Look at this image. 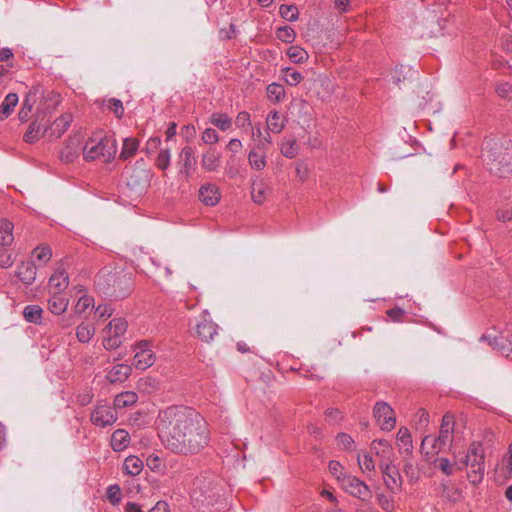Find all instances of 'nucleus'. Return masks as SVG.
<instances>
[{
  "mask_svg": "<svg viewBox=\"0 0 512 512\" xmlns=\"http://www.w3.org/2000/svg\"><path fill=\"white\" fill-rule=\"evenodd\" d=\"M480 341H488L494 349H497L506 357L512 358V339L503 335L495 336L492 339L489 336L482 335Z\"/></svg>",
  "mask_w": 512,
  "mask_h": 512,
  "instance_id": "dca6fc26",
  "label": "nucleus"
},
{
  "mask_svg": "<svg viewBox=\"0 0 512 512\" xmlns=\"http://www.w3.org/2000/svg\"><path fill=\"white\" fill-rule=\"evenodd\" d=\"M337 443L345 450H352L354 448V440L346 433H339L336 437Z\"/></svg>",
  "mask_w": 512,
  "mask_h": 512,
  "instance_id": "13d9d810",
  "label": "nucleus"
},
{
  "mask_svg": "<svg viewBox=\"0 0 512 512\" xmlns=\"http://www.w3.org/2000/svg\"><path fill=\"white\" fill-rule=\"evenodd\" d=\"M138 400V395L133 391L119 393L114 399V408L122 409L134 405Z\"/></svg>",
  "mask_w": 512,
  "mask_h": 512,
  "instance_id": "c85d7f7f",
  "label": "nucleus"
},
{
  "mask_svg": "<svg viewBox=\"0 0 512 512\" xmlns=\"http://www.w3.org/2000/svg\"><path fill=\"white\" fill-rule=\"evenodd\" d=\"M72 120L73 117L70 113H64L51 124L47 131L50 133V136L59 138L69 128Z\"/></svg>",
  "mask_w": 512,
  "mask_h": 512,
  "instance_id": "a211bd4d",
  "label": "nucleus"
},
{
  "mask_svg": "<svg viewBox=\"0 0 512 512\" xmlns=\"http://www.w3.org/2000/svg\"><path fill=\"white\" fill-rule=\"evenodd\" d=\"M457 470L468 469L467 479L471 484H479L485 474V450L481 442H472L465 454L459 459Z\"/></svg>",
  "mask_w": 512,
  "mask_h": 512,
  "instance_id": "7ed1b4c3",
  "label": "nucleus"
},
{
  "mask_svg": "<svg viewBox=\"0 0 512 512\" xmlns=\"http://www.w3.org/2000/svg\"><path fill=\"white\" fill-rule=\"evenodd\" d=\"M267 129L269 132L279 134L285 127V121L282 115L277 111H272L266 118Z\"/></svg>",
  "mask_w": 512,
  "mask_h": 512,
  "instance_id": "cd10ccee",
  "label": "nucleus"
},
{
  "mask_svg": "<svg viewBox=\"0 0 512 512\" xmlns=\"http://www.w3.org/2000/svg\"><path fill=\"white\" fill-rule=\"evenodd\" d=\"M270 192L267 181L259 176L253 177L251 180V198L255 204H263Z\"/></svg>",
  "mask_w": 512,
  "mask_h": 512,
  "instance_id": "4468645a",
  "label": "nucleus"
},
{
  "mask_svg": "<svg viewBox=\"0 0 512 512\" xmlns=\"http://www.w3.org/2000/svg\"><path fill=\"white\" fill-rule=\"evenodd\" d=\"M117 419L118 415L115 412V408L104 402H99L90 415L91 422L98 427L111 426Z\"/></svg>",
  "mask_w": 512,
  "mask_h": 512,
  "instance_id": "9d476101",
  "label": "nucleus"
},
{
  "mask_svg": "<svg viewBox=\"0 0 512 512\" xmlns=\"http://www.w3.org/2000/svg\"><path fill=\"white\" fill-rule=\"evenodd\" d=\"M139 148V141L136 138L130 137L125 138L123 141V146L121 152L119 154V158L121 160H128L133 157Z\"/></svg>",
  "mask_w": 512,
  "mask_h": 512,
  "instance_id": "2f4dec72",
  "label": "nucleus"
},
{
  "mask_svg": "<svg viewBox=\"0 0 512 512\" xmlns=\"http://www.w3.org/2000/svg\"><path fill=\"white\" fill-rule=\"evenodd\" d=\"M378 505L385 512H392L395 510V502L394 499L384 493H379L376 496Z\"/></svg>",
  "mask_w": 512,
  "mask_h": 512,
  "instance_id": "8fccbe9b",
  "label": "nucleus"
},
{
  "mask_svg": "<svg viewBox=\"0 0 512 512\" xmlns=\"http://www.w3.org/2000/svg\"><path fill=\"white\" fill-rule=\"evenodd\" d=\"M18 95L16 93H9L5 96L0 106V119L7 118L18 104Z\"/></svg>",
  "mask_w": 512,
  "mask_h": 512,
  "instance_id": "c756f323",
  "label": "nucleus"
},
{
  "mask_svg": "<svg viewBox=\"0 0 512 512\" xmlns=\"http://www.w3.org/2000/svg\"><path fill=\"white\" fill-rule=\"evenodd\" d=\"M127 185L134 190L142 191L150 185L152 171L145 167L143 161H137L136 164L127 168L126 172Z\"/></svg>",
  "mask_w": 512,
  "mask_h": 512,
  "instance_id": "0eeeda50",
  "label": "nucleus"
},
{
  "mask_svg": "<svg viewBox=\"0 0 512 512\" xmlns=\"http://www.w3.org/2000/svg\"><path fill=\"white\" fill-rule=\"evenodd\" d=\"M117 152L116 140L113 136L97 133L89 138L83 147L84 158L88 161L109 163Z\"/></svg>",
  "mask_w": 512,
  "mask_h": 512,
  "instance_id": "f03ea898",
  "label": "nucleus"
},
{
  "mask_svg": "<svg viewBox=\"0 0 512 512\" xmlns=\"http://www.w3.org/2000/svg\"><path fill=\"white\" fill-rule=\"evenodd\" d=\"M43 310L39 305H27L23 310V317L29 323H41Z\"/></svg>",
  "mask_w": 512,
  "mask_h": 512,
  "instance_id": "72a5a7b5",
  "label": "nucleus"
},
{
  "mask_svg": "<svg viewBox=\"0 0 512 512\" xmlns=\"http://www.w3.org/2000/svg\"><path fill=\"white\" fill-rule=\"evenodd\" d=\"M342 465L338 461H330L329 462V471L330 473L336 477L338 481L342 482V478L345 474L342 473Z\"/></svg>",
  "mask_w": 512,
  "mask_h": 512,
  "instance_id": "052dcab7",
  "label": "nucleus"
},
{
  "mask_svg": "<svg viewBox=\"0 0 512 512\" xmlns=\"http://www.w3.org/2000/svg\"><path fill=\"white\" fill-rule=\"evenodd\" d=\"M69 285V277L65 270L58 269L49 279V289L50 293H59L62 292Z\"/></svg>",
  "mask_w": 512,
  "mask_h": 512,
  "instance_id": "f3484780",
  "label": "nucleus"
},
{
  "mask_svg": "<svg viewBox=\"0 0 512 512\" xmlns=\"http://www.w3.org/2000/svg\"><path fill=\"white\" fill-rule=\"evenodd\" d=\"M374 417L382 430L390 431L395 427L394 411L386 402H377L373 409Z\"/></svg>",
  "mask_w": 512,
  "mask_h": 512,
  "instance_id": "f8f14e48",
  "label": "nucleus"
},
{
  "mask_svg": "<svg viewBox=\"0 0 512 512\" xmlns=\"http://www.w3.org/2000/svg\"><path fill=\"white\" fill-rule=\"evenodd\" d=\"M80 141L78 138L71 139L66 148L61 152V158L67 162L72 161L78 154Z\"/></svg>",
  "mask_w": 512,
  "mask_h": 512,
  "instance_id": "79ce46f5",
  "label": "nucleus"
},
{
  "mask_svg": "<svg viewBox=\"0 0 512 512\" xmlns=\"http://www.w3.org/2000/svg\"><path fill=\"white\" fill-rule=\"evenodd\" d=\"M14 241L13 223L8 220L0 221V247H8Z\"/></svg>",
  "mask_w": 512,
  "mask_h": 512,
  "instance_id": "a878e982",
  "label": "nucleus"
},
{
  "mask_svg": "<svg viewBox=\"0 0 512 512\" xmlns=\"http://www.w3.org/2000/svg\"><path fill=\"white\" fill-rule=\"evenodd\" d=\"M342 487L349 495L358 498L362 502L369 503L372 498V491L369 486L355 476L344 475Z\"/></svg>",
  "mask_w": 512,
  "mask_h": 512,
  "instance_id": "6e6552de",
  "label": "nucleus"
},
{
  "mask_svg": "<svg viewBox=\"0 0 512 512\" xmlns=\"http://www.w3.org/2000/svg\"><path fill=\"white\" fill-rule=\"evenodd\" d=\"M128 323L126 319L119 317L113 318L102 330L103 346L107 350H115L123 343L124 335L127 331Z\"/></svg>",
  "mask_w": 512,
  "mask_h": 512,
  "instance_id": "423d86ee",
  "label": "nucleus"
},
{
  "mask_svg": "<svg viewBox=\"0 0 512 512\" xmlns=\"http://www.w3.org/2000/svg\"><path fill=\"white\" fill-rule=\"evenodd\" d=\"M199 200L206 206H215L221 199V193L217 185L203 184L199 189Z\"/></svg>",
  "mask_w": 512,
  "mask_h": 512,
  "instance_id": "2eb2a0df",
  "label": "nucleus"
},
{
  "mask_svg": "<svg viewBox=\"0 0 512 512\" xmlns=\"http://www.w3.org/2000/svg\"><path fill=\"white\" fill-rule=\"evenodd\" d=\"M210 122L222 131H227L232 126L231 118L225 113H213L210 116Z\"/></svg>",
  "mask_w": 512,
  "mask_h": 512,
  "instance_id": "4c0bfd02",
  "label": "nucleus"
},
{
  "mask_svg": "<svg viewBox=\"0 0 512 512\" xmlns=\"http://www.w3.org/2000/svg\"><path fill=\"white\" fill-rule=\"evenodd\" d=\"M266 92L268 99L273 102H280L286 96L284 87L279 83L269 84L267 86Z\"/></svg>",
  "mask_w": 512,
  "mask_h": 512,
  "instance_id": "58836bf2",
  "label": "nucleus"
},
{
  "mask_svg": "<svg viewBox=\"0 0 512 512\" xmlns=\"http://www.w3.org/2000/svg\"><path fill=\"white\" fill-rule=\"evenodd\" d=\"M201 139L205 144L211 145V144L217 143L219 140V137H218L217 132L214 129L207 128L203 131Z\"/></svg>",
  "mask_w": 512,
  "mask_h": 512,
  "instance_id": "bf43d9fd",
  "label": "nucleus"
},
{
  "mask_svg": "<svg viewBox=\"0 0 512 512\" xmlns=\"http://www.w3.org/2000/svg\"><path fill=\"white\" fill-rule=\"evenodd\" d=\"M286 54L289 59L296 64L305 63L309 58L308 52L297 45L289 47Z\"/></svg>",
  "mask_w": 512,
  "mask_h": 512,
  "instance_id": "c9c22d12",
  "label": "nucleus"
},
{
  "mask_svg": "<svg viewBox=\"0 0 512 512\" xmlns=\"http://www.w3.org/2000/svg\"><path fill=\"white\" fill-rule=\"evenodd\" d=\"M132 368L127 364H117L108 371L106 379L110 383L124 382L131 374Z\"/></svg>",
  "mask_w": 512,
  "mask_h": 512,
  "instance_id": "aec40b11",
  "label": "nucleus"
},
{
  "mask_svg": "<svg viewBox=\"0 0 512 512\" xmlns=\"http://www.w3.org/2000/svg\"><path fill=\"white\" fill-rule=\"evenodd\" d=\"M403 472L405 473L410 482H416L419 479V471L410 460L405 461L403 466Z\"/></svg>",
  "mask_w": 512,
  "mask_h": 512,
  "instance_id": "5fc2aeb1",
  "label": "nucleus"
},
{
  "mask_svg": "<svg viewBox=\"0 0 512 512\" xmlns=\"http://www.w3.org/2000/svg\"><path fill=\"white\" fill-rule=\"evenodd\" d=\"M334 6L339 13H346L350 9V0H334Z\"/></svg>",
  "mask_w": 512,
  "mask_h": 512,
  "instance_id": "338daca9",
  "label": "nucleus"
},
{
  "mask_svg": "<svg viewBox=\"0 0 512 512\" xmlns=\"http://www.w3.org/2000/svg\"><path fill=\"white\" fill-rule=\"evenodd\" d=\"M235 124L239 128H244L245 126H248L251 124L250 114L246 111H242L238 113Z\"/></svg>",
  "mask_w": 512,
  "mask_h": 512,
  "instance_id": "680f3d73",
  "label": "nucleus"
},
{
  "mask_svg": "<svg viewBox=\"0 0 512 512\" xmlns=\"http://www.w3.org/2000/svg\"><path fill=\"white\" fill-rule=\"evenodd\" d=\"M44 132H47V130L43 131L41 125L36 121H33L29 125L26 133L23 136V139L27 143H35L44 134Z\"/></svg>",
  "mask_w": 512,
  "mask_h": 512,
  "instance_id": "e433bc0d",
  "label": "nucleus"
},
{
  "mask_svg": "<svg viewBox=\"0 0 512 512\" xmlns=\"http://www.w3.org/2000/svg\"><path fill=\"white\" fill-rule=\"evenodd\" d=\"M103 107L112 111L114 115L120 119L124 114L122 101L116 98H110L103 101Z\"/></svg>",
  "mask_w": 512,
  "mask_h": 512,
  "instance_id": "49530a36",
  "label": "nucleus"
},
{
  "mask_svg": "<svg viewBox=\"0 0 512 512\" xmlns=\"http://www.w3.org/2000/svg\"><path fill=\"white\" fill-rule=\"evenodd\" d=\"M371 450L375 452L376 455L385 456L391 452V447L385 440H374L371 444Z\"/></svg>",
  "mask_w": 512,
  "mask_h": 512,
  "instance_id": "603ef678",
  "label": "nucleus"
},
{
  "mask_svg": "<svg viewBox=\"0 0 512 512\" xmlns=\"http://www.w3.org/2000/svg\"><path fill=\"white\" fill-rule=\"evenodd\" d=\"M496 474L502 481H507L512 478V443L507 453L503 456L500 465L497 467Z\"/></svg>",
  "mask_w": 512,
  "mask_h": 512,
  "instance_id": "6ab92c4d",
  "label": "nucleus"
},
{
  "mask_svg": "<svg viewBox=\"0 0 512 512\" xmlns=\"http://www.w3.org/2000/svg\"><path fill=\"white\" fill-rule=\"evenodd\" d=\"M193 154V149L189 146H185L180 152V159L183 162V170H181V173H184L186 176L190 174L195 163Z\"/></svg>",
  "mask_w": 512,
  "mask_h": 512,
  "instance_id": "f704fd0d",
  "label": "nucleus"
},
{
  "mask_svg": "<svg viewBox=\"0 0 512 512\" xmlns=\"http://www.w3.org/2000/svg\"><path fill=\"white\" fill-rule=\"evenodd\" d=\"M171 160V153L169 149H162L160 150L157 159H156V166L161 169L165 170L169 167Z\"/></svg>",
  "mask_w": 512,
  "mask_h": 512,
  "instance_id": "864d4df0",
  "label": "nucleus"
},
{
  "mask_svg": "<svg viewBox=\"0 0 512 512\" xmlns=\"http://www.w3.org/2000/svg\"><path fill=\"white\" fill-rule=\"evenodd\" d=\"M130 443V435L124 429L115 430L111 436V447L114 451L124 450Z\"/></svg>",
  "mask_w": 512,
  "mask_h": 512,
  "instance_id": "393cba45",
  "label": "nucleus"
},
{
  "mask_svg": "<svg viewBox=\"0 0 512 512\" xmlns=\"http://www.w3.org/2000/svg\"><path fill=\"white\" fill-rule=\"evenodd\" d=\"M155 424L163 446L176 455H197L211 440L209 424L189 406L170 405L161 409Z\"/></svg>",
  "mask_w": 512,
  "mask_h": 512,
  "instance_id": "f257e3e1",
  "label": "nucleus"
},
{
  "mask_svg": "<svg viewBox=\"0 0 512 512\" xmlns=\"http://www.w3.org/2000/svg\"><path fill=\"white\" fill-rule=\"evenodd\" d=\"M69 305V300L62 294L51 293V297L48 300V309L54 315L63 314Z\"/></svg>",
  "mask_w": 512,
  "mask_h": 512,
  "instance_id": "4be33fe9",
  "label": "nucleus"
},
{
  "mask_svg": "<svg viewBox=\"0 0 512 512\" xmlns=\"http://www.w3.org/2000/svg\"><path fill=\"white\" fill-rule=\"evenodd\" d=\"M34 255L37 258V260L46 263L50 260L52 256V251L48 246H39L35 248Z\"/></svg>",
  "mask_w": 512,
  "mask_h": 512,
  "instance_id": "4d7b16f0",
  "label": "nucleus"
},
{
  "mask_svg": "<svg viewBox=\"0 0 512 512\" xmlns=\"http://www.w3.org/2000/svg\"><path fill=\"white\" fill-rule=\"evenodd\" d=\"M380 469L387 489L391 492L399 491L402 487V477L398 469L388 463H380Z\"/></svg>",
  "mask_w": 512,
  "mask_h": 512,
  "instance_id": "ddd939ff",
  "label": "nucleus"
},
{
  "mask_svg": "<svg viewBox=\"0 0 512 512\" xmlns=\"http://www.w3.org/2000/svg\"><path fill=\"white\" fill-rule=\"evenodd\" d=\"M121 489L118 485H110L107 488V499L112 505H117L121 501Z\"/></svg>",
  "mask_w": 512,
  "mask_h": 512,
  "instance_id": "6e6d98bb",
  "label": "nucleus"
},
{
  "mask_svg": "<svg viewBox=\"0 0 512 512\" xmlns=\"http://www.w3.org/2000/svg\"><path fill=\"white\" fill-rule=\"evenodd\" d=\"M280 151L286 158H295L299 153L297 141L294 138H284L280 145Z\"/></svg>",
  "mask_w": 512,
  "mask_h": 512,
  "instance_id": "473e14b6",
  "label": "nucleus"
},
{
  "mask_svg": "<svg viewBox=\"0 0 512 512\" xmlns=\"http://www.w3.org/2000/svg\"><path fill=\"white\" fill-rule=\"evenodd\" d=\"M148 512H170L169 505L165 501H158Z\"/></svg>",
  "mask_w": 512,
  "mask_h": 512,
  "instance_id": "774afa93",
  "label": "nucleus"
},
{
  "mask_svg": "<svg viewBox=\"0 0 512 512\" xmlns=\"http://www.w3.org/2000/svg\"><path fill=\"white\" fill-rule=\"evenodd\" d=\"M248 163L252 169L262 171L267 165L266 153L252 149L248 153Z\"/></svg>",
  "mask_w": 512,
  "mask_h": 512,
  "instance_id": "7c9ffc66",
  "label": "nucleus"
},
{
  "mask_svg": "<svg viewBox=\"0 0 512 512\" xmlns=\"http://www.w3.org/2000/svg\"><path fill=\"white\" fill-rule=\"evenodd\" d=\"M144 468L143 461L135 455H130L126 457L123 463V471L125 474L129 476H137L139 475Z\"/></svg>",
  "mask_w": 512,
  "mask_h": 512,
  "instance_id": "b1692460",
  "label": "nucleus"
},
{
  "mask_svg": "<svg viewBox=\"0 0 512 512\" xmlns=\"http://www.w3.org/2000/svg\"><path fill=\"white\" fill-rule=\"evenodd\" d=\"M95 283L100 291L109 296L126 297L131 291L130 277L118 271L101 270Z\"/></svg>",
  "mask_w": 512,
  "mask_h": 512,
  "instance_id": "20e7f679",
  "label": "nucleus"
},
{
  "mask_svg": "<svg viewBox=\"0 0 512 512\" xmlns=\"http://www.w3.org/2000/svg\"><path fill=\"white\" fill-rule=\"evenodd\" d=\"M90 307H94V299L90 296H82L78 299L77 303L73 308L75 315H82Z\"/></svg>",
  "mask_w": 512,
  "mask_h": 512,
  "instance_id": "de8ad7c7",
  "label": "nucleus"
},
{
  "mask_svg": "<svg viewBox=\"0 0 512 512\" xmlns=\"http://www.w3.org/2000/svg\"><path fill=\"white\" fill-rule=\"evenodd\" d=\"M296 177L304 182L308 178L309 169L304 163H297L295 167Z\"/></svg>",
  "mask_w": 512,
  "mask_h": 512,
  "instance_id": "e2e57ef3",
  "label": "nucleus"
},
{
  "mask_svg": "<svg viewBox=\"0 0 512 512\" xmlns=\"http://www.w3.org/2000/svg\"><path fill=\"white\" fill-rule=\"evenodd\" d=\"M455 463H451L448 458H438L436 460L437 467L447 476L453 475L454 471L457 469L459 465L458 457L455 455Z\"/></svg>",
  "mask_w": 512,
  "mask_h": 512,
  "instance_id": "37998d69",
  "label": "nucleus"
},
{
  "mask_svg": "<svg viewBox=\"0 0 512 512\" xmlns=\"http://www.w3.org/2000/svg\"><path fill=\"white\" fill-rule=\"evenodd\" d=\"M454 432V418L450 414H445L442 418L439 435L435 438L426 436L421 443V449L424 450L425 446L431 443V450L425 451L426 455H436L445 447L450 445L453 441Z\"/></svg>",
  "mask_w": 512,
  "mask_h": 512,
  "instance_id": "39448f33",
  "label": "nucleus"
},
{
  "mask_svg": "<svg viewBox=\"0 0 512 512\" xmlns=\"http://www.w3.org/2000/svg\"><path fill=\"white\" fill-rule=\"evenodd\" d=\"M96 313L100 318H109L113 314V308L110 305H99L96 308Z\"/></svg>",
  "mask_w": 512,
  "mask_h": 512,
  "instance_id": "0e129e2a",
  "label": "nucleus"
},
{
  "mask_svg": "<svg viewBox=\"0 0 512 512\" xmlns=\"http://www.w3.org/2000/svg\"><path fill=\"white\" fill-rule=\"evenodd\" d=\"M276 37L284 43H292L296 38V32L290 26H283L277 29Z\"/></svg>",
  "mask_w": 512,
  "mask_h": 512,
  "instance_id": "09e8293b",
  "label": "nucleus"
},
{
  "mask_svg": "<svg viewBox=\"0 0 512 512\" xmlns=\"http://www.w3.org/2000/svg\"><path fill=\"white\" fill-rule=\"evenodd\" d=\"M16 275L25 285H31L36 279V267L30 261L22 262L17 267Z\"/></svg>",
  "mask_w": 512,
  "mask_h": 512,
  "instance_id": "412c9836",
  "label": "nucleus"
},
{
  "mask_svg": "<svg viewBox=\"0 0 512 512\" xmlns=\"http://www.w3.org/2000/svg\"><path fill=\"white\" fill-rule=\"evenodd\" d=\"M325 416L329 421L336 422L341 419V412L336 408H328L325 411Z\"/></svg>",
  "mask_w": 512,
  "mask_h": 512,
  "instance_id": "69168bd1",
  "label": "nucleus"
},
{
  "mask_svg": "<svg viewBox=\"0 0 512 512\" xmlns=\"http://www.w3.org/2000/svg\"><path fill=\"white\" fill-rule=\"evenodd\" d=\"M281 73L282 79L285 81L286 84L290 86L298 85L303 79V76L300 72L290 67L282 68Z\"/></svg>",
  "mask_w": 512,
  "mask_h": 512,
  "instance_id": "ea45409f",
  "label": "nucleus"
},
{
  "mask_svg": "<svg viewBox=\"0 0 512 512\" xmlns=\"http://www.w3.org/2000/svg\"><path fill=\"white\" fill-rule=\"evenodd\" d=\"M280 16L289 22H294L298 19L299 11L295 5L282 4L279 8Z\"/></svg>",
  "mask_w": 512,
  "mask_h": 512,
  "instance_id": "a18cd8bd",
  "label": "nucleus"
},
{
  "mask_svg": "<svg viewBox=\"0 0 512 512\" xmlns=\"http://www.w3.org/2000/svg\"><path fill=\"white\" fill-rule=\"evenodd\" d=\"M195 333L198 338L206 343L214 340L218 334V325L210 317L207 310H203L195 325Z\"/></svg>",
  "mask_w": 512,
  "mask_h": 512,
  "instance_id": "1a4fd4ad",
  "label": "nucleus"
},
{
  "mask_svg": "<svg viewBox=\"0 0 512 512\" xmlns=\"http://www.w3.org/2000/svg\"><path fill=\"white\" fill-rule=\"evenodd\" d=\"M357 460L361 471L367 476H371L375 471V464L372 457L369 454L358 455Z\"/></svg>",
  "mask_w": 512,
  "mask_h": 512,
  "instance_id": "c03bdc74",
  "label": "nucleus"
},
{
  "mask_svg": "<svg viewBox=\"0 0 512 512\" xmlns=\"http://www.w3.org/2000/svg\"><path fill=\"white\" fill-rule=\"evenodd\" d=\"M39 95H40V90L38 88L31 89L27 93V95L22 103V108L27 109V111H32L33 106L39 99Z\"/></svg>",
  "mask_w": 512,
  "mask_h": 512,
  "instance_id": "3c124183",
  "label": "nucleus"
},
{
  "mask_svg": "<svg viewBox=\"0 0 512 512\" xmlns=\"http://www.w3.org/2000/svg\"><path fill=\"white\" fill-rule=\"evenodd\" d=\"M95 333V328L88 323H81L76 329V337L79 342L87 343Z\"/></svg>",
  "mask_w": 512,
  "mask_h": 512,
  "instance_id": "a19ab883",
  "label": "nucleus"
},
{
  "mask_svg": "<svg viewBox=\"0 0 512 512\" xmlns=\"http://www.w3.org/2000/svg\"><path fill=\"white\" fill-rule=\"evenodd\" d=\"M136 353L134 363L136 369L146 370L151 367L156 360L154 352L151 350V343L147 340H141L135 344Z\"/></svg>",
  "mask_w": 512,
  "mask_h": 512,
  "instance_id": "9b49d317",
  "label": "nucleus"
},
{
  "mask_svg": "<svg viewBox=\"0 0 512 512\" xmlns=\"http://www.w3.org/2000/svg\"><path fill=\"white\" fill-rule=\"evenodd\" d=\"M221 155L213 149L208 150L202 156V167L207 171H215L220 166Z\"/></svg>",
  "mask_w": 512,
  "mask_h": 512,
  "instance_id": "bb28decb",
  "label": "nucleus"
},
{
  "mask_svg": "<svg viewBox=\"0 0 512 512\" xmlns=\"http://www.w3.org/2000/svg\"><path fill=\"white\" fill-rule=\"evenodd\" d=\"M397 446L401 454L410 455L413 451L412 437L405 427H401L397 433Z\"/></svg>",
  "mask_w": 512,
  "mask_h": 512,
  "instance_id": "5701e85b",
  "label": "nucleus"
}]
</instances>
